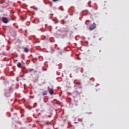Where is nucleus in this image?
I'll list each match as a JSON object with an SVG mask.
<instances>
[{"label": "nucleus", "mask_w": 129, "mask_h": 129, "mask_svg": "<svg viewBox=\"0 0 129 129\" xmlns=\"http://www.w3.org/2000/svg\"><path fill=\"white\" fill-rule=\"evenodd\" d=\"M1 22L4 23V24H8V23H9V18L3 17L1 18Z\"/></svg>", "instance_id": "f257e3e1"}, {"label": "nucleus", "mask_w": 129, "mask_h": 129, "mask_svg": "<svg viewBox=\"0 0 129 129\" xmlns=\"http://www.w3.org/2000/svg\"><path fill=\"white\" fill-rule=\"evenodd\" d=\"M95 29H96V24L95 23H93L92 24H91L89 26V30L90 31H92L94 30Z\"/></svg>", "instance_id": "f03ea898"}, {"label": "nucleus", "mask_w": 129, "mask_h": 129, "mask_svg": "<svg viewBox=\"0 0 129 129\" xmlns=\"http://www.w3.org/2000/svg\"><path fill=\"white\" fill-rule=\"evenodd\" d=\"M17 67L19 68H24V66H22V63H21V62H19L17 64Z\"/></svg>", "instance_id": "7ed1b4c3"}, {"label": "nucleus", "mask_w": 129, "mask_h": 129, "mask_svg": "<svg viewBox=\"0 0 129 129\" xmlns=\"http://www.w3.org/2000/svg\"><path fill=\"white\" fill-rule=\"evenodd\" d=\"M50 94H53L54 93V90L53 89H50L48 88Z\"/></svg>", "instance_id": "20e7f679"}, {"label": "nucleus", "mask_w": 129, "mask_h": 129, "mask_svg": "<svg viewBox=\"0 0 129 129\" xmlns=\"http://www.w3.org/2000/svg\"><path fill=\"white\" fill-rule=\"evenodd\" d=\"M24 52L25 53H29V49L28 48L24 47Z\"/></svg>", "instance_id": "39448f33"}, {"label": "nucleus", "mask_w": 129, "mask_h": 129, "mask_svg": "<svg viewBox=\"0 0 129 129\" xmlns=\"http://www.w3.org/2000/svg\"><path fill=\"white\" fill-rule=\"evenodd\" d=\"M28 72H32V71H34L33 69H28Z\"/></svg>", "instance_id": "423d86ee"}, {"label": "nucleus", "mask_w": 129, "mask_h": 129, "mask_svg": "<svg viewBox=\"0 0 129 129\" xmlns=\"http://www.w3.org/2000/svg\"><path fill=\"white\" fill-rule=\"evenodd\" d=\"M63 6L59 7V10H61V11H64V9L62 8Z\"/></svg>", "instance_id": "0eeeda50"}, {"label": "nucleus", "mask_w": 129, "mask_h": 129, "mask_svg": "<svg viewBox=\"0 0 129 129\" xmlns=\"http://www.w3.org/2000/svg\"><path fill=\"white\" fill-rule=\"evenodd\" d=\"M11 20H12V21H15V20H16V17H12Z\"/></svg>", "instance_id": "6e6552de"}, {"label": "nucleus", "mask_w": 129, "mask_h": 129, "mask_svg": "<svg viewBox=\"0 0 129 129\" xmlns=\"http://www.w3.org/2000/svg\"><path fill=\"white\" fill-rule=\"evenodd\" d=\"M61 23H62V25H65V21H64V20H62V22Z\"/></svg>", "instance_id": "1a4fd4ad"}, {"label": "nucleus", "mask_w": 129, "mask_h": 129, "mask_svg": "<svg viewBox=\"0 0 129 129\" xmlns=\"http://www.w3.org/2000/svg\"><path fill=\"white\" fill-rule=\"evenodd\" d=\"M0 79H1V80H5V78H4V77H1L0 78Z\"/></svg>", "instance_id": "9d476101"}, {"label": "nucleus", "mask_w": 129, "mask_h": 129, "mask_svg": "<svg viewBox=\"0 0 129 129\" xmlns=\"http://www.w3.org/2000/svg\"><path fill=\"white\" fill-rule=\"evenodd\" d=\"M90 4H91V1H90L88 2V5H89V6H90Z\"/></svg>", "instance_id": "9b49d317"}, {"label": "nucleus", "mask_w": 129, "mask_h": 129, "mask_svg": "<svg viewBox=\"0 0 129 129\" xmlns=\"http://www.w3.org/2000/svg\"><path fill=\"white\" fill-rule=\"evenodd\" d=\"M80 70L81 72H82V73L83 72V68H80Z\"/></svg>", "instance_id": "f8f14e48"}, {"label": "nucleus", "mask_w": 129, "mask_h": 129, "mask_svg": "<svg viewBox=\"0 0 129 129\" xmlns=\"http://www.w3.org/2000/svg\"><path fill=\"white\" fill-rule=\"evenodd\" d=\"M90 80H93V81H94V79L93 78H91V79H90Z\"/></svg>", "instance_id": "ddd939ff"}, {"label": "nucleus", "mask_w": 129, "mask_h": 129, "mask_svg": "<svg viewBox=\"0 0 129 129\" xmlns=\"http://www.w3.org/2000/svg\"><path fill=\"white\" fill-rule=\"evenodd\" d=\"M46 94H47V93L46 92H43V95H46Z\"/></svg>", "instance_id": "4468645a"}, {"label": "nucleus", "mask_w": 129, "mask_h": 129, "mask_svg": "<svg viewBox=\"0 0 129 129\" xmlns=\"http://www.w3.org/2000/svg\"><path fill=\"white\" fill-rule=\"evenodd\" d=\"M16 80H17V81H19V77L16 78Z\"/></svg>", "instance_id": "2eb2a0df"}, {"label": "nucleus", "mask_w": 129, "mask_h": 129, "mask_svg": "<svg viewBox=\"0 0 129 129\" xmlns=\"http://www.w3.org/2000/svg\"><path fill=\"white\" fill-rule=\"evenodd\" d=\"M57 75H60V73L57 72Z\"/></svg>", "instance_id": "dca6fc26"}, {"label": "nucleus", "mask_w": 129, "mask_h": 129, "mask_svg": "<svg viewBox=\"0 0 129 129\" xmlns=\"http://www.w3.org/2000/svg\"><path fill=\"white\" fill-rule=\"evenodd\" d=\"M59 0H53V2H58Z\"/></svg>", "instance_id": "f3484780"}, {"label": "nucleus", "mask_w": 129, "mask_h": 129, "mask_svg": "<svg viewBox=\"0 0 129 129\" xmlns=\"http://www.w3.org/2000/svg\"><path fill=\"white\" fill-rule=\"evenodd\" d=\"M2 54H3L4 56H5V55H6V54L4 53H3Z\"/></svg>", "instance_id": "a211bd4d"}, {"label": "nucleus", "mask_w": 129, "mask_h": 129, "mask_svg": "<svg viewBox=\"0 0 129 129\" xmlns=\"http://www.w3.org/2000/svg\"><path fill=\"white\" fill-rule=\"evenodd\" d=\"M99 41H101V38L99 39Z\"/></svg>", "instance_id": "6ab92c4d"}, {"label": "nucleus", "mask_w": 129, "mask_h": 129, "mask_svg": "<svg viewBox=\"0 0 129 129\" xmlns=\"http://www.w3.org/2000/svg\"><path fill=\"white\" fill-rule=\"evenodd\" d=\"M50 16H53V14H51Z\"/></svg>", "instance_id": "aec40b11"}, {"label": "nucleus", "mask_w": 129, "mask_h": 129, "mask_svg": "<svg viewBox=\"0 0 129 129\" xmlns=\"http://www.w3.org/2000/svg\"><path fill=\"white\" fill-rule=\"evenodd\" d=\"M0 4H3V2L0 1Z\"/></svg>", "instance_id": "412c9836"}, {"label": "nucleus", "mask_w": 129, "mask_h": 129, "mask_svg": "<svg viewBox=\"0 0 129 129\" xmlns=\"http://www.w3.org/2000/svg\"><path fill=\"white\" fill-rule=\"evenodd\" d=\"M58 28V27H56V28H55V29L57 30V29Z\"/></svg>", "instance_id": "4be33fe9"}, {"label": "nucleus", "mask_w": 129, "mask_h": 129, "mask_svg": "<svg viewBox=\"0 0 129 129\" xmlns=\"http://www.w3.org/2000/svg\"><path fill=\"white\" fill-rule=\"evenodd\" d=\"M76 83L78 84H79V83H78V82H77Z\"/></svg>", "instance_id": "5701e85b"}, {"label": "nucleus", "mask_w": 129, "mask_h": 129, "mask_svg": "<svg viewBox=\"0 0 129 129\" xmlns=\"http://www.w3.org/2000/svg\"><path fill=\"white\" fill-rule=\"evenodd\" d=\"M13 26H15V23L13 24Z\"/></svg>", "instance_id": "b1692460"}, {"label": "nucleus", "mask_w": 129, "mask_h": 129, "mask_svg": "<svg viewBox=\"0 0 129 129\" xmlns=\"http://www.w3.org/2000/svg\"><path fill=\"white\" fill-rule=\"evenodd\" d=\"M2 18L0 17V20H1Z\"/></svg>", "instance_id": "393cba45"}, {"label": "nucleus", "mask_w": 129, "mask_h": 129, "mask_svg": "<svg viewBox=\"0 0 129 129\" xmlns=\"http://www.w3.org/2000/svg\"><path fill=\"white\" fill-rule=\"evenodd\" d=\"M30 57H32V55H30Z\"/></svg>", "instance_id": "a878e982"}, {"label": "nucleus", "mask_w": 129, "mask_h": 129, "mask_svg": "<svg viewBox=\"0 0 129 129\" xmlns=\"http://www.w3.org/2000/svg\"><path fill=\"white\" fill-rule=\"evenodd\" d=\"M34 104H37V103H34Z\"/></svg>", "instance_id": "bb28decb"}, {"label": "nucleus", "mask_w": 129, "mask_h": 129, "mask_svg": "<svg viewBox=\"0 0 129 129\" xmlns=\"http://www.w3.org/2000/svg\"><path fill=\"white\" fill-rule=\"evenodd\" d=\"M58 79H60V78H58Z\"/></svg>", "instance_id": "cd10ccee"}, {"label": "nucleus", "mask_w": 129, "mask_h": 129, "mask_svg": "<svg viewBox=\"0 0 129 129\" xmlns=\"http://www.w3.org/2000/svg\"><path fill=\"white\" fill-rule=\"evenodd\" d=\"M18 27H17V28L18 29Z\"/></svg>", "instance_id": "c85d7f7f"}, {"label": "nucleus", "mask_w": 129, "mask_h": 129, "mask_svg": "<svg viewBox=\"0 0 129 129\" xmlns=\"http://www.w3.org/2000/svg\"><path fill=\"white\" fill-rule=\"evenodd\" d=\"M32 61H34V59H32Z\"/></svg>", "instance_id": "c756f323"}]
</instances>
